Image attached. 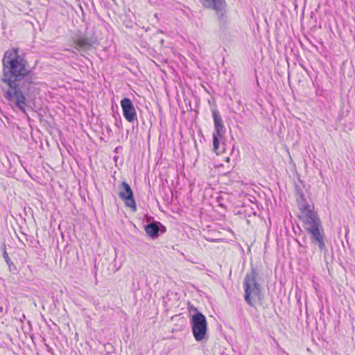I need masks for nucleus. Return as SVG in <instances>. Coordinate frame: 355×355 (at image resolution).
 Listing matches in <instances>:
<instances>
[{
    "instance_id": "10",
    "label": "nucleus",
    "mask_w": 355,
    "mask_h": 355,
    "mask_svg": "<svg viewBox=\"0 0 355 355\" xmlns=\"http://www.w3.org/2000/svg\"><path fill=\"white\" fill-rule=\"evenodd\" d=\"M159 230V226L155 223H151L145 226V231L146 234L153 239L158 236Z\"/></svg>"
},
{
    "instance_id": "11",
    "label": "nucleus",
    "mask_w": 355,
    "mask_h": 355,
    "mask_svg": "<svg viewBox=\"0 0 355 355\" xmlns=\"http://www.w3.org/2000/svg\"><path fill=\"white\" fill-rule=\"evenodd\" d=\"M213 119L214 121V126H218L223 124V120L220 116V114L217 111L213 112Z\"/></svg>"
},
{
    "instance_id": "1",
    "label": "nucleus",
    "mask_w": 355,
    "mask_h": 355,
    "mask_svg": "<svg viewBox=\"0 0 355 355\" xmlns=\"http://www.w3.org/2000/svg\"><path fill=\"white\" fill-rule=\"evenodd\" d=\"M2 81L8 87L6 98L12 107L26 114V96L32 85L31 71L28 62L17 48L7 50L2 59Z\"/></svg>"
},
{
    "instance_id": "5",
    "label": "nucleus",
    "mask_w": 355,
    "mask_h": 355,
    "mask_svg": "<svg viewBox=\"0 0 355 355\" xmlns=\"http://www.w3.org/2000/svg\"><path fill=\"white\" fill-rule=\"evenodd\" d=\"M119 196L125 201L126 206L132 209L134 211L137 210L136 204L133 198V193L130 186L125 182H123L119 187Z\"/></svg>"
},
{
    "instance_id": "13",
    "label": "nucleus",
    "mask_w": 355,
    "mask_h": 355,
    "mask_svg": "<svg viewBox=\"0 0 355 355\" xmlns=\"http://www.w3.org/2000/svg\"><path fill=\"white\" fill-rule=\"evenodd\" d=\"M226 161H227V162H230V157H227V158H226Z\"/></svg>"
},
{
    "instance_id": "7",
    "label": "nucleus",
    "mask_w": 355,
    "mask_h": 355,
    "mask_svg": "<svg viewBox=\"0 0 355 355\" xmlns=\"http://www.w3.org/2000/svg\"><path fill=\"white\" fill-rule=\"evenodd\" d=\"M200 1L205 7L214 10L217 15L223 18L225 12V0H200Z\"/></svg>"
},
{
    "instance_id": "3",
    "label": "nucleus",
    "mask_w": 355,
    "mask_h": 355,
    "mask_svg": "<svg viewBox=\"0 0 355 355\" xmlns=\"http://www.w3.org/2000/svg\"><path fill=\"white\" fill-rule=\"evenodd\" d=\"M245 300L250 306H254L255 302L261 298V286L257 283L256 274L254 270L247 273L244 281Z\"/></svg>"
},
{
    "instance_id": "8",
    "label": "nucleus",
    "mask_w": 355,
    "mask_h": 355,
    "mask_svg": "<svg viewBox=\"0 0 355 355\" xmlns=\"http://www.w3.org/2000/svg\"><path fill=\"white\" fill-rule=\"evenodd\" d=\"M214 128L215 130L213 133L214 150L216 154H219L224 150L223 148H220L219 142L220 140L223 138L224 133L225 132V129L223 124L218 126H214Z\"/></svg>"
},
{
    "instance_id": "12",
    "label": "nucleus",
    "mask_w": 355,
    "mask_h": 355,
    "mask_svg": "<svg viewBox=\"0 0 355 355\" xmlns=\"http://www.w3.org/2000/svg\"><path fill=\"white\" fill-rule=\"evenodd\" d=\"M3 257L6 261V263L8 265L9 268H10V270H12V267H15L14 264L12 263V262L11 261L10 259L8 257V253L5 251L4 253H3Z\"/></svg>"
},
{
    "instance_id": "2",
    "label": "nucleus",
    "mask_w": 355,
    "mask_h": 355,
    "mask_svg": "<svg viewBox=\"0 0 355 355\" xmlns=\"http://www.w3.org/2000/svg\"><path fill=\"white\" fill-rule=\"evenodd\" d=\"M297 203L300 210V217L306 225V229L311 234L313 242H317L320 250L325 248V243L323 239V229L321 222L313 206L305 198L302 192L297 193Z\"/></svg>"
},
{
    "instance_id": "6",
    "label": "nucleus",
    "mask_w": 355,
    "mask_h": 355,
    "mask_svg": "<svg viewBox=\"0 0 355 355\" xmlns=\"http://www.w3.org/2000/svg\"><path fill=\"white\" fill-rule=\"evenodd\" d=\"M121 105L124 118L128 122H132L137 120V113L135 106L128 98H124L121 101Z\"/></svg>"
},
{
    "instance_id": "4",
    "label": "nucleus",
    "mask_w": 355,
    "mask_h": 355,
    "mask_svg": "<svg viewBox=\"0 0 355 355\" xmlns=\"http://www.w3.org/2000/svg\"><path fill=\"white\" fill-rule=\"evenodd\" d=\"M190 323L192 332L196 341H202L207 335V322L205 316L200 312L193 315Z\"/></svg>"
},
{
    "instance_id": "9",
    "label": "nucleus",
    "mask_w": 355,
    "mask_h": 355,
    "mask_svg": "<svg viewBox=\"0 0 355 355\" xmlns=\"http://www.w3.org/2000/svg\"><path fill=\"white\" fill-rule=\"evenodd\" d=\"M74 43L76 44V49H89L93 44L91 38L83 35L76 36L73 40Z\"/></svg>"
}]
</instances>
